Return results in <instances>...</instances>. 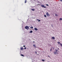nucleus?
<instances>
[{
	"instance_id": "30",
	"label": "nucleus",
	"mask_w": 62,
	"mask_h": 62,
	"mask_svg": "<svg viewBox=\"0 0 62 62\" xmlns=\"http://www.w3.org/2000/svg\"><path fill=\"white\" fill-rule=\"evenodd\" d=\"M53 49H54V48L53 47Z\"/></svg>"
},
{
	"instance_id": "10",
	"label": "nucleus",
	"mask_w": 62,
	"mask_h": 62,
	"mask_svg": "<svg viewBox=\"0 0 62 62\" xmlns=\"http://www.w3.org/2000/svg\"><path fill=\"white\" fill-rule=\"evenodd\" d=\"M33 32V31H31L30 32V33H32Z\"/></svg>"
},
{
	"instance_id": "7",
	"label": "nucleus",
	"mask_w": 62,
	"mask_h": 62,
	"mask_svg": "<svg viewBox=\"0 0 62 62\" xmlns=\"http://www.w3.org/2000/svg\"><path fill=\"white\" fill-rule=\"evenodd\" d=\"M31 10H32V11H34L35 9H32Z\"/></svg>"
},
{
	"instance_id": "4",
	"label": "nucleus",
	"mask_w": 62,
	"mask_h": 62,
	"mask_svg": "<svg viewBox=\"0 0 62 62\" xmlns=\"http://www.w3.org/2000/svg\"><path fill=\"white\" fill-rule=\"evenodd\" d=\"M51 39H55V38H54V37H53L51 38Z\"/></svg>"
},
{
	"instance_id": "24",
	"label": "nucleus",
	"mask_w": 62,
	"mask_h": 62,
	"mask_svg": "<svg viewBox=\"0 0 62 62\" xmlns=\"http://www.w3.org/2000/svg\"><path fill=\"white\" fill-rule=\"evenodd\" d=\"M60 1H61V2H62V0H60Z\"/></svg>"
},
{
	"instance_id": "23",
	"label": "nucleus",
	"mask_w": 62,
	"mask_h": 62,
	"mask_svg": "<svg viewBox=\"0 0 62 62\" xmlns=\"http://www.w3.org/2000/svg\"><path fill=\"white\" fill-rule=\"evenodd\" d=\"M23 47H25V46H23Z\"/></svg>"
},
{
	"instance_id": "15",
	"label": "nucleus",
	"mask_w": 62,
	"mask_h": 62,
	"mask_svg": "<svg viewBox=\"0 0 62 62\" xmlns=\"http://www.w3.org/2000/svg\"><path fill=\"white\" fill-rule=\"evenodd\" d=\"M21 55L22 56H24V55H23V54H21Z\"/></svg>"
},
{
	"instance_id": "9",
	"label": "nucleus",
	"mask_w": 62,
	"mask_h": 62,
	"mask_svg": "<svg viewBox=\"0 0 62 62\" xmlns=\"http://www.w3.org/2000/svg\"><path fill=\"white\" fill-rule=\"evenodd\" d=\"M60 20V21H62V18H61L59 19Z\"/></svg>"
},
{
	"instance_id": "11",
	"label": "nucleus",
	"mask_w": 62,
	"mask_h": 62,
	"mask_svg": "<svg viewBox=\"0 0 62 62\" xmlns=\"http://www.w3.org/2000/svg\"><path fill=\"white\" fill-rule=\"evenodd\" d=\"M54 54H57V53L55 52H54Z\"/></svg>"
},
{
	"instance_id": "18",
	"label": "nucleus",
	"mask_w": 62,
	"mask_h": 62,
	"mask_svg": "<svg viewBox=\"0 0 62 62\" xmlns=\"http://www.w3.org/2000/svg\"><path fill=\"white\" fill-rule=\"evenodd\" d=\"M30 28H33V27H30Z\"/></svg>"
},
{
	"instance_id": "3",
	"label": "nucleus",
	"mask_w": 62,
	"mask_h": 62,
	"mask_svg": "<svg viewBox=\"0 0 62 62\" xmlns=\"http://www.w3.org/2000/svg\"><path fill=\"white\" fill-rule=\"evenodd\" d=\"M41 7L42 8H46V7L44 6V5H41Z\"/></svg>"
},
{
	"instance_id": "27",
	"label": "nucleus",
	"mask_w": 62,
	"mask_h": 62,
	"mask_svg": "<svg viewBox=\"0 0 62 62\" xmlns=\"http://www.w3.org/2000/svg\"><path fill=\"white\" fill-rule=\"evenodd\" d=\"M40 20H39V22H40Z\"/></svg>"
},
{
	"instance_id": "20",
	"label": "nucleus",
	"mask_w": 62,
	"mask_h": 62,
	"mask_svg": "<svg viewBox=\"0 0 62 62\" xmlns=\"http://www.w3.org/2000/svg\"><path fill=\"white\" fill-rule=\"evenodd\" d=\"M46 5L47 6H49V5L48 4H46Z\"/></svg>"
},
{
	"instance_id": "13",
	"label": "nucleus",
	"mask_w": 62,
	"mask_h": 62,
	"mask_svg": "<svg viewBox=\"0 0 62 62\" xmlns=\"http://www.w3.org/2000/svg\"><path fill=\"white\" fill-rule=\"evenodd\" d=\"M42 61H44H44H45V60H43V59H42Z\"/></svg>"
},
{
	"instance_id": "8",
	"label": "nucleus",
	"mask_w": 62,
	"mask_h": 62,
	"mask_svg": "<svg viewBox=\"0 0 62 62\" xmlns=\"http://www.w3.org/2000/svg\"><path fill=\"white\" fill-rule=\"evenodd\" d=\"M23 48H21V50H23Z\"/></svg>"
},
{
	"instance_id": "26",
	"label": "nucleus",
	"mask_w": 62,
	"mask_h": 62,
	"mask_svg": "<svg viewBox=\"0 0 62 62\" xmlns=\"http://www.w3.org/2000/svg\"><path fill=\"white\" fill-rule=\"evenodd\" d=\"M35 52L36 53H37V52L36 51Z\"/></svg>"
},
{
	"instance_id": "17",
	"label": "nucleus",
	"mask_w": 62,
	"mask_h": 62,
	"mask_svg": "<svg viewBox=\"0 0 62 62\" xmlns=\"http://www.w3.org/2000/svg\"><path fill=\"white\" fill-rule=\"evenodd\" d=\"M26 3V0H25V3Z\"/></svg>"
},
{
	"instance_id": "14",
	"label": "nucleus",
	"mask_w": 62,
	"mask_h": 62,
	"mask_svg": "<svg viewBox=\"0 0 62 62\" xmlns=\"http://www.w3.org/2000/svg\"><path fill=\"white\" fill-rule=\"evenodd\" d=\"M55 15L56 16H58V15H57V14H55Z\"/></svg>"
},
{
	"instance_id": "2",
	"label": "nucleus",
	"mask_w": 62,
	"mask_h": 62,
	"mask_svg": "<svg viewBox=\"0 0 62 62\" xmlns=\"http://www.w3.org/2000/svg\"><path fill=\"white\" fill-rule=\"evenodd\" d=\"M25 29H29V27H28L27 26H25Z\"/></svg>"
},
{
	"instance_id": "19",
	"label": "nucleus",
	"mask_w": 62,
	"mask_h": 62,
	"mask_svg": "<svg viewBox=\"0 0 62 62\" xmlns=\"http://www.w3.org/2000/svg\"><path fill=\"white\" fill-rule=\"evenodd\" d=\"M52 49L51 48V49H50V51H51H51H52Z\"/></svg>"
},
{
	"instance_id": "29",
	"label": "nucleus",
	"mask_w": 62,
	"mask_h": 62,
	"mask_svg": "<svg viewBox=\"0 0 62 62\" xmlns=\"http://www.w3.org/2000/svg\"><path fill=\"white\" fill-rule=\"evenodd\" d=\"M48 57H50V56H48Z\"/></svg>"
},
{
	"instance_id": "25",
	"label": "nucleus",
	"mask_w": 62,
	"mask_h": 62,
	"mask_svg": "<svg viewBox=\"0 0 62 62\" xmlns=\"http://www.w3.org/2000/svg\"><path fill=\"white\" fill-rule=\"evenodd\" d=\"M58 50H59V48H58Z\"/></svg>"
},
{
	"instance_id": "6",
	"label": "nucleus",
	"mask_w": 62,
	"mask_h": 62,
	"mask_svg": "<svg viewBox=\"0 0 62 62\" xmlns=\"http://www.w3.org/2000/svg\"><path fill=\"white\" fill-rule=\"evenodd\" d=\"M34 30L36 31H37L38 30V29L36 28H34Z\"/></svg>"
},
{
	"instance_id": "12",
	"label": "nucleus",
	"mask_w": 62,
	"mask_h": 62,
	"mask_svg": "<svg viewBox=\"0 0 62 62\" xmlns=\"http://www.w3.org/2000/svg\"><path fill=\"white\" fill-rule=\"evenodd\" d=\"M58 51L57 50V49H56L55 50V52H57V51Z\"/></svg>"
},
{
	"instance_id": "28",
	"label": "nucleus",
	"mask_w": 62,
	"mask_h": 62,
	"mask_svg": "<svg viewBox=\"0 0 62 62\" xmlns=\"http://www.w3.org/2000/svg\"><path fill=\"white\" fill-rule=\"evenodd\" d=\"M33 42L34 43V42H34V41Z\"/></svg>"
},
{
	"instance_id": "22",
	"label": "nucleus",
	"mask_w": 62,
	"mask_h": 62,
	"mask_svg": "<svg viewBox=\"0 0 62 62\" xmlns=\"http://www.w3.org/2000/svg\"><path fill=\"white\" fill-rule=\"evenodd\" d=\"M24 49H25H25H26V47H25V48H24Z\"/></svg>"
},
{
	"instance_id": "5",
	"label": "nucleus",
	"mask_w": 62,
	"mask_h": 62,
	"mask_svg": "<svg viewBox=\"0 0 62 62\" xmlns=\"http://www.w3.org/2000/svg\"><path fill=\"white\" fill-rule=\"evenodd\" d=\"M33 46L35 48H36V45H33Z\"/></svg>"
},
{
	"instance_id": "1",
	"label": "nucleus",
	"mask_w": 62,
	"mask_h": 62,
	"mask_svg": "<svg viewBox=\"0 0 62 62\" xmlns=\"http://www.w3.org/2000/svg\"><path fill=\"white\" fill-rule=\"evenodd\" d=\"M46 15L47 16H50V15L49 14V13H48V12H46Z\"/></svg>"
},
{
	"instance_id": "16",
	"label": "nucleus",
	"mask_w": 62,
	"mask_h": 62,
	"mask_svg": "<svg viewBox=\"0 0 62 62\" xmlns=\"http://www.w3.org/2000/svg\"><path fill=\"white\" fill-rule=\"evenodd\" d=\"M44 16L45 17H46V18L47 17V16H46V15H44Z\"/></svg>"
},
{
	"instance_id": "21",
	"label": "nucleus",
	"mask_w": 62,
	"mask_h": 62,
	"mask_svg": "<svg viewBox=\"0 0 62 62\" xmlns=\"http://www.w3.org/2000/svg\"><path fill=\"white\" fill-rule=\"evenodd\" d=\"M37 21H38V22L39 21V20L38 19H37Z\"/></svg>"
}]
</instances>
